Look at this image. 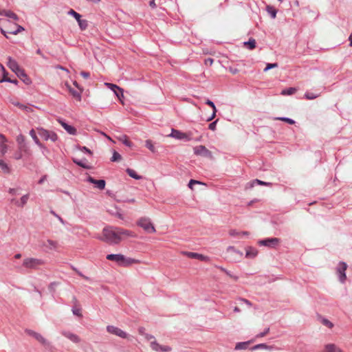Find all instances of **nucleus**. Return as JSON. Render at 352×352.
Returning <instances> with one entry per match:
<instances>
[{
  "label": "nucleus",
  "mask_w": 352,
  "mask_h": 352,
  "mask_svg": "<svg viewBox=\"0 0 352 352\" xmlns=\"http://www.w3.org/2000/svg\"><path fill=\"white\" fill-rule=\"evenodd\" d=\"M135 236V234L132 231L119 227L109 226L102 230V236L99 237V239L107 243L118 244L124 239Z\"/></svg>",
  "instance_id": "nucleus-1"
},
{
  "label": "nucleus",
  "mask_w": 352,
  "mask_h": 352,
  "mask_svg": "<svg viewBox=\"0 0 352 352\" xmlns=\"http://www.w3.org/2000/svg\"><path fill=\"white\" fill-rule=\"evenodd\" d=\"M0 29L1 33L6 38H8V34H17L21 30H24L21 26L6 19H0Z\"/></svg>",
  "instance_id": "nucleus-2"
},
{
  "label": "nucleus",
  "mask_w": 352,
  "mask_h": 352,
  "mask_svg": "<svg viewBox=\"0 0 352 352\" xmlns=\"http://www.w3.org/2000/svg\"><path fill=\"white\" fill-rule=\"evenodd\" d=\"M107 259L109 261H115L118 263L120 265L124 267H129L133 264L140 263V261L132 258H126L123 254H108L107 256Z\"/></svg>",
  "instance_id": "nucleus-3"
},
{
  "label": "nucleus",
  "mask_w": 352,
  "mask_h": 352,
  "mask_svg": "<svg viewBox=\"0 0 352 352\" xmlns=\"http://www.w3.org/2000/svg\"><path fill=\"white\" fill-rule=\"evenodd\" d=\"M45 261L41 258L28 257L23 261V266L27 269L38 270L41 266L44 265Z\"/></svg>",
  "instance_id": "nucleus-4"
},
{
  "label": "nucleus",
  "mask_w": 352,
  "mask_h": 352,
  "mask_svg": "<svg viewBox=\"0 0 352 352\" xmlns=\"http://www.w3.org/2000/svg\"><path fill=\"white\" fill-rule=\"evenodd\" d=\"M145 338L147 341L151 342V347L153 351L158 352H168L171 351V348L168 346H162L157 343L152 335L145 334Z\"/></svg>",
  "instance_id": "nucleus-5"
},
{
  "label": "nucleus",
  "mask_w": 352,
  "mask_h": 352,
  "mask_svg": "<svg viewBox=\"0 0 352 352\" xmlns=\"http://www.w3.org/2000/svg\"><path fill=\"white\" fill-rule=\"evenodd\" d=\"M137 224L148 233H155L156 232V230L151 223L150 219L147 217H142L140 219Z\"/></svg>",
  "instance_id": "nucleus-6"
},
{
  "label": "nucleus",
  "mask_w": 352,
  "mask_h": 352,
  "mask_svg": "<svg viewBox=\"0 0 352 352\" xmlns=\"http://www.w3.org/2000/svg\"><path fill=\"white\" fill-rule=\"evenodd\" d=\"M168 136L177 140H185L186 141H190L192 139L191 132L184 133L174 129L171 130L170 134H169Z\"/></svg>",
  "instance_id": "nucleus-7"
},
{
  "label": "nucleus",
  "mask_w": 352,
  "mask_h": 352,
  "mask_svg": "<svg viewBox=\"0 0 352 352\" xmlns=\"http://www.w3.org/2000/svg\"><path fill=\"white\" fill-rule=\"evenodd\" d=\"M39 135L44 140H51L52 142H56L58 140V135L56 133L51 131H47L44 129H38Z\"/></svg>",
  "instance_id": "nucleus-8"
},
{
  "label": "nucleus",
  "mask_w": 352,
  "mask_h": 352,
  "mask_svg": "<svg viewBox=\"0 0 352 352\" xmlns=\"http://www.w3.org/2000/svg\"><path fill=\"white\" fill-rule=\"evenodd\" d=\"M7 63L8 67L14 72L17 76H25V72L23 69L20 68L16 60L11 57H8Z\"/></svg>",
  "instance_id": "nucleus-9"
},
{
  "label": "nucleus",
  "mask_w": 352,
  "mask_h": 352,
  "mask_svg": "<svg viewBox=\"0 0 352 352\" xmlns=\"http://www.w3.org/2000/svg\"><path fill=\"white\" fill-rule=\"evenodd\" d=\"M104 85L107 88L110 89L111 90H112L114 92L115 95L118 97L120 102L123 104H124V102L122 100V98H124L123 89L122 88H120V87L117 86L116 85L109 83V82H105Z\"/></svg>",
  "instance_id": "nucleus-10"
},
{
  "label": "nucleus",
  "mask_w": 352,
  "mask_h": 352,
  "mask_svg": "<svg viewBox=\"0 0 352 352\" xmlns=\"http://www.w3.org/2000/svg\"><path fill=\"white\" fill-rule=\"evenodd\" d=\"M347 269V265L344 262H340L337 268H336V273L339 276V279L341 283H344L346 280V274L345 271Z\"/></svg>",
  "instance_id": "nucleus-11"
},
{
  "label": "nucleus",
  "mask_w": 352,
  "mask_h": 352,
  "mask_svg": "<svg viewBox=\"0 0 352 352\" xmlns=\"http://www.w3.org/2000/svg\"><path fill=\"white\" fill-rule=\"evenodd\" d=\"M194 153L197 155H201L206 157L212 158V155L211 151H210L205 146L199 145L197 146H195L194 148Z\"/></svg>",
  "instance_id": "nucleus-12"
},
{
  "label": "nucleus",
  "mask_w": 352,
  "mask_h": 352,
  "mask_svg": "<svg viewBox=\"0 0 352 352\" xmlns=\"http://www.w3.org/2000/svg\"><path fill=\"white\" fill-rule=\"evenodd\" d=\"M226 252L230 255L231 258L234 261L240 260L243 256V252L233 246H229L227 248Z\"/></svg>",
  "instance_id": "nucleus-13"
},
{
  "label": "nucleus",
  "mask_w": 352,
  "mask_h": 352,
  "mask_svg": "<svg viewBox=\"0 0 352 352\" xmlns=\"http://www.w3.org/2000/svg\"><path fill=\"white\" fill-rule=\"evenodd\" d=\"M107 331L109 333L114 334V335L119 336L122 338H127V333L117 327H115L113 325H109L107 327Z\"/></svg>",
  "instance_id": "nucleus-14"
},
{
  "label": "nucleus",
  "mask_w": 352,
  "mask_h": 352,
  "mask_svg": "<svg viewBox=\"0 0 352 352\" xmlns=\"http://www.w3.org/2000/svg\"><path fill=\"white\" fill-rule=\"evenodd\" d=\"M65 86L67 87V89H68V91H69V93L72 94V96L77 100V101H81V94H82V92L83 91V89L82 88H79L77 89H74V88H72L71 87L70 85H69L68 82H65Z\"/></svg>",
  "instance_id": "nucleus-15"
},
{
  "label": "nucleus",
  "mask_w": 352,
  "mask_h": 352,
  "mask_svg": "<svg viewBox=\"0 0 352 352\" xmlns=\"http://www.w3.org/2000/svg\"><path fill=\"white\" fill-rule=\"evenodd\" d=\"M42 245L48 250H57L60 246L58 241L51 239H47V241H43Z\"/></svg>",
  "instance_id": "nucleus-16"
},
{
  "label": "nucleus",
  "mask_w": 352,
  "mask_h": 352,
  "mask_svg": "<svg viewBox=\"0 0 352 352\" xmlns=\"http://www.w3.org/2000/svg\"><path fill=\"white\" fill-rule=\"evenodd\" d=\"M280 242V239L278 238H271L267 239L265 240H262L258 241V244L261 245H265L268 247H274L278 245Z\"/></svg>",
  "instance_id": "nucleus-17"
},
{
  "label": "nucleus",
  "mask_w": 352,
  "mask_h": 352,
  "mask_svg": "<svg viewBox=\"0 0 352 352\" xmlns=\"http://www.w3.org/2000/svg\"><path fill=\"white\" fill-rule=\"evenodd\" d=\"M57 121L68 133H69L71 135L76 134L77 131L74 126L67 124L66 122H65L60 118L57 119Z\"/></svg>",
  "instance_id": "nucleus-18"
},
{
  "label": "nucleus",
  "mask_w": 352,
  "mask_h": 352,
  "mask_svg": "<svg viewBox=\"0 0 352 352\" xmlns=\"http://www.w3.org/2000/svg\"><path fill=\"white\" fill-rule=\"evenodd\" d=\"M185 255H186L188 258H196L200 261H208V257L206 256H204L203 254H200L195 252H186L184 253Z\"/></svg>",
  "instance_id": "nucleus-19"
},
{
  "label": "nucleus",
  "mask_w": 352,
  "mask_h": 352,
  "mask_svg": "<svg viewBox=\"0 0 352 352\" xmlns=\"http://www.w3.org/2000/svg\"><path fill=\"white\" fill-rule=\"evenodd\" d=\"M62 334L74 343H79L80 342V337L76 334L69 331H63Z\"/></svg>",
  "instance_id": "nucleus-20"
},
{
  "label": "nucleus",
  "mask_w": 352,
  "mask_h": 352,
  "mask_svg": "<svg viewBox=\"0 0 352 352\" xmlns=\"http://www.w3.org/2000/svg\"><path fill=\"white\" fill-rule=\"evenodd\" d=\"M88 181L90 183L95 184L96 186V187L100 190H103L105 187L106 183H105V181L103 179L97 180V179H94L91 177H89Z\"/></svg>",
  "instance_id": "nucleus-21"
},
{
  "label": "nucleus",
  "mask_w": 352,
  "mask_h": 352,
  "mask_svg": "<svg viewBox=\"0 0 352 352\" xmlns=\"http://www.w3.org/2000/svg\"><path fill=\"white\" fill-rule=\"evenodd\" d=\"M7 142L6 138L3 135H0V152L3 155H5L8 149V146L6 144Z\"/></svg>",
  "instance_id": "nucleus-22"
},
{
  "label": "nucleus",
  "mask_w": 352,
  "mask_h": 352,
  "mask_svg": "<svg viewBox=\"0 0 352 352\" xmlns=\"http://www.w3.org/2000/svg\"><path fill=\"white\" fill-rule=\"evenodd\" d=\"M11 102L14 106L18 107L19 109L24 110L27 112H32L33 111V109L30 106L23 104L17 101H12Z\"/></svg>",
  "instance_id": "nucleus-23"
},
{
  "label": "nucleus",
  "mask_w": 352,
  "mask_h": 352,
  "mask_svg": "<svg viewBox=\"0 0 352 352\" xmlns=\"http://www.w3.org/2000/svg\"><path fill=\"white\" fill-rule=\"evenodd\" d=\"M254 342V340L247 341V342H238L236 343L234 349L235 350H245L248 349L250 344Z\"/></svg>",
  "instance_id": "nucleus-24"
},
{
  "label": "nucleus",
  "mask_w": 352,
  "mask_h": 352,
  "mask_svg": "<svg viewBox=\"0 0 352 352\" xmlns=\"http://www.w3.org/2000/svg\"><path fill=\"white\" fill-rule=\"evenodd\" d=\"M256 40L254 38H250L248 41L243 43V46L252 50L256 47Z\"/></svg>",
  "instance_id": "nucleus-25"
},
{
  "label": "nucleus",
  "mask_w": 352,
  "mask_h": 352,
  "mask_svg": "<svg viewBox=\"0 0 352 352\" xmlns=\"http://www.w3.org/2000/svg\"><path fill=\"white\" fill-rule=\"evenodd\" d=\"M118 140L122 142L124 145L129 147L133 146V143L129 140L128 136L122 135L118 138Z\"/></svg>",
  "instance_id": "nucleus-26"
},
{
  "label": "nucleus",
  "mask_w": 352,
  "mask_h": 352,
  "mask_svg": "<svg viewBox=\"0 0 352 352\" xmlns=\"http://www.w3.org/2000/svg\"><path fill=\"white\" fill-rule=\"evenodd\" d=\"M206 104H208V106H210V107H212V110H213L212 116L208 120V121H210L215 118L216 113H217V109H216V107H215L214 102L209 99L206 100Z\"/></svg>",
  "instance_id": "nucleus-27"
},
{
  "label": "nucleus",
  "mask_w": 352,
  "mask_h": 352,
  "mask_svg": "<svg viewBox=\"0 0 352 352\" xmlns=\"http://www.w3.org/2000/svg\"><path fill=\"white\" fill-rule=\"evenodd\" d=\"M326 352H344L340 348L337 347L335 344H330L325 346Z\"/></svg>",
  "instance_id": "nucleus-28"
},
{
  "label": "nucleus",
  "mask_w": 352,
  "mask_h": 352,
  "mask_svg": "<svg viewBox=\"0 0 352 352\" xmlns=\"http://www.w3.org/2000/svg\"><path fill=\"white\" fill-rule=\"evenodd\" d=\"M1 12L3 13L2 15H5L6 16L10 18V19H12L14 21H17L18 20V16L17 15L12 12V11H10V10H3V11H1Z\"/></svg>",
  "instance_id": "nucleus-29"
},
{
  "label": "nucleus",
  "mask_w": 352,
  "mask_h": 352,
  "mask_svg": "<svg viewBox=\"0 0 352 352\" xmlns=\"http://www.w3.org/2000/svg\"><path fill=\"white\" fill-rule=\"evenodd\" d=\"M30 135L38 146H39L41 148H44V146L39 141L38 138L36 136V132L34 129L30 130Z\"/></svg>",
  "instance_id": "nucleus-30"
},
{
  "label": "nucleus",
  "mask_w": 352,
  "mask_h": 352,
  "mask_svg": "<svg viewBox=\"0 0 352 352\" xmlns=\"http://www.w3.org/2000/svg\"><path fill=\"white\" fill-rule=\"evenodd\" d=\"M127 174L131 177L133 179H142V176L141 175H139L133 169H131V168H127L126 170Z\"/></svg>",
  "instance_id": "nucleus-31"
},
{
  "label": "nucleus",
  "mask_w": 352,
  "mask_h": 352,
  "mask_svg": "<svg viewBox=\"0 0 352 352\" xmlns=\"http://www.w3.org/2000/svg\"><path fill=\"white\" fill-rule=\"evenodd\" d=\"M257 255V250L253 248H248L246 250V257L254 258Z\"/></svg>",
  "instance_id": "nucleus-32"
},
{
  "label": "nucleus",
  "mask_w": 352,
  "mask_h": 352,
  "mask_svg": "<svg viewBox=\"0 0 352 352\" xmlns=\"http://www.w3.org/2000/svg\"><path fill=\"white\" fill-rule=\"evenodd\" d=\"M78 25L81 30H85L88 27V21L85 19H82L81 18L77 21Z\"/></svg>",
  "instance_id": "nucleus-33"
},
{
  "label": "nucleus",
  "mask_w": 352,
  "mask_h": 352,
  "mask_svg": "<svg viewBox=\"0 0 352 352\" xmlns=\"http://www.w3.org/2000/svg\"><path fill=\"white\" fill-rule=\"evenodd\" d=\"M297 89L294 87H290L289 89H283L281 91V95L286 96V95H293L296 92Z\"/></svg>",
  "instance_id": "nucleus-34"
},
{
  "label": "nucleus",
  "mask_w": 352,
  "mask_h": 352,
  "mask_svg": "<svg viewBox=\"0 0 352 352\" xmlns=\"http://www.w3.org/2000/svg\"><path fill=\"white\" fill-rule=\"evenodd\" d=\"M267 12L271 15L272 18L275 19L276 16V10L271 6H267L266 8Z\"/></svg>",
  "instance_id": "nucleus-35"
},
{
  "label": "nucleus",
  "mask_w": 352,
  "mask_h": 352,
  "mask_svg": "<svg viewBox=\"0 0 352 352\" xmlns=\"http://www.w3.org/2000/svg\"><path fill=\"white\" fill-rule=\"evenodd\" d=\"M34 338L43 344H47L46 340L41 334L38 333H34Z\"/></svg>",
  "instance_id": "nucleus-36"
},
{
  "label": "nucleus",
  "mask_w": 352,
  "mask_h": 352,
  "mask_svg": "<svg viewBox=\"0 0 352 352\" xmlns=\"http://www.w3.org/2000/svg\"><path fill=\"white\" fill-rule=\"evenodd\" d=\"M74 162L76 163V164H78V166L82 167V168H89V166L87 165V163L86 160L80 161V160L74 159Z\"/></svg>",
  "instance_id": "nucleus-37"
},
{
  "label": "nucleus",
  "mask_w": 352,
  "mask_h": 352,
  "mask_svg": "<svg viewBox=\"0 0 352 352\" xmlns=\"http://www.w3.org/2000/svg\"><path fill=\"white\" fill-rule=\"evenodd\" d=\"M145 145L151 152H155V148L151 140H146Z\"/></svg>",
  "instance_id": "nucleus-38"
},
{
  "label": "nucleus",
  "mask_w": 352,
  "mask_h": 352,
  "mask_svg": "<svg viewBox=\"0 0 352 352\" xmlns=\"http://www.w3.org/2000/svg\"><path fill=\"white\" fill-rule=\"evenodd\" d=\"M254 184H259V185H263V186H270L272 185L271 183L265 182L261 181L259 179H255V180L252 182L251 187H253Z\"/></svg>",
  "instance_id": "nucleus-39"
},
{
  "label": "nucleus",
  "mask_w": 352,
  "mask_h": 352,
  "mask_svg": "<svg viewBox=\"0 0 352 352\" xmlns=\"http://www.w3.org/2000/svg\"><path fill=\"white\" fill-rule=\"evenodd\" d=\"M229 235L232 237H239L241 238V233L236 230H229Z\"/></svg>",
  "instance_id": "nucleus-40"
},
{
  "label": "nucleus",
  "mask_w": 352,
  "mask_h": 352,
  "mask_svg": "<svg viewBox=\"0 0 352 352\" xmlns=\"http://www.w3.org/2000/svg\"><path fill=\"white\" fill-rule=\"evenodd\" d=\"M28 199H29L28 194L22 196L21 198V202L19 204V206L21 207H23L27 204Z\"/></svg>",
  "instance_id": "nucleus-41"
},
{
  "label": "nucleus",
  "mask_w": 352,
  "mask_h": 352,
  "mask_svg": "<svg viewBox=\"0 0 352 352\" xmlns=\"http://www.w3.org/2000/svg\"><path fill=\"white\" fill-rule=\"evenodd\" d=\"M0 168L2 169V170L4 172V173H9L10 172V168L8 166V165L1 160H0Z\"/></svg>",
  "instance_id": "nucleus-42"
},
{
  "label": "nucleus",
  "mask_w": 352,
  "mask_h": 352,
  "mask_svg": "<svg viewBox=\"0 0 352 352\" xmlns=\"http://www.w3.org/2000/svg\"><path fill=\"white\" fill-rule=\"evenodd\" d=\"M68 14L73 16L76 21L79 20L81 18V15L73 9L69 10V11L68 12Z\"/></svg>",
  "instance_id": "nucleus-43"
},
{
  "label": "nucleus",
  "mask_w": 352,
  "mask_h": 352,
  "mask_svg": "<svg viewBox=\"0 0 352 352\" xmlns=\"http://www.w3.org/2000/svg\"><path fill=\"white\" fill-rule=\"evenodd\" d=\"M318 94H316L311 92H307L305 94V98L307 100H313L318 97Z\"/></svg>",
  "instance_id": "nucleus-44"
},
{
  "label": "nucleus",
  "mask_w": 352,
  "mask_h": 352,
  "mask_svg": "<svg viewBox=\"0 0 352 352\" xmlns=\"http://www.w3.org/2000/svg\"><path fill=\"white\" fill-rule=\"evenodd\" d=\"M122 159L121 155L116 151H114L111 157L112 162L120 161Z\"/></svg>",
  "instance_id": "nucleus-45"
},
{
  "label": "nucleus",
  "mask_w": 352,
  "mask_h": 352,
  "mask_svg": "<svg viewBox=\"0 0 352 352\" xmlns=\"http://www.w3.org/2000/svg\"><path fill=\"white\" fill-rule=\"evenodd\" d=\"M19 150L20 151H23L24 153L29 154V150L26 145V144H22L19 145Z\"/></svg>",
  "instance_id": "nucleus-46"
},
{
  "label": "nucleus",
  "mask_w": 352,
  "mask_h": 352,
  "mask_svg": "<svg viewBox=\"0 0 352 352\" xmlns=\"http://www.w3.org/2000/svg\"><path fill=\"white\" fill-rule=\"evenodd\" d=\"M276 120L284 121L289 124H294L295 121L288 118H276Z\"/></svg>",
  "instance_id": "nucleus-47"
},
{
  "label": "nucleus",
  "mask_w": 352,
  "mask_h": 352,
  "mask_svg": "<svg viewBox=\"0 0 352 352\" xmlns=\"http://www.w3.org/2000/svg\"><path fill=\"white\" fill-rule=\"evenodd\" d=\"M72 312L74 315L77 316H79V317H81L82 316V314H81V309L79 308V307H74L73 309H72Z\"/></svg>",
  "instance_id": "nucleus-48"
},
{
  "label": "nucleus",
  "mask_w": 352,
  "mask_h": 352,
  "mask_svg": "<svg viewBox=\"0 0 352 352\" xmlns=\"http://www.w3.org/2000/svg\"><path fill=\"white\" fill-rule=\"evenodd\" d=\"M258 349H268V346L265 344H259L255 345L254 346H253L252 348V350Z\"/></svg>",
  "instance_id": "nucleus-49"
},
{
  "label": "nucleus",
  "mask_w": 352,
  "mask_h": 352,
  "mask_svg": "<svg viewBox=\"0 0 352 352\" xmlns=\"http://www.w3.org/2000/svg\"><path fill=\"white\" fill-rule=\"evenodd\" d=\"M16 142L19 145L22 144H25V137L23 135H19L16 137Z\"/></svg>",
  "instance_id": "nucleus-50"
},
{
  "label": "nucleus",
  "mask_w": 352,
  "mask_h": 352,
  "mask_svg": "<svg viewBox=\"0 0 352 352\" xmlns=\"http://www.w3.org/2000/svg\"><path fill=\"white\" fill-rule=\"evenodd\" d=\"M18 77L20 78L27 85H29L31 82L30 79L28 77L25 73V76H21Z\"/></svg>",
  "instance_id": "nucleus-51"
},
{
  "label": "nucleus",
  "mask_w": 352,
  "mask_h": 352,
  "mask_svg": "<svg viewBox=\"0 0 352 352\" xmlns=\"http://www.w3.org/2000/svg\"><path fill=\"white\" fill-rule=\"evenodd\" d=\"M277 67H278L277 63H267L266 65V67L264 69V72H267V70H269L270 69L276 68Z\"/></svg>",
  "instance_id": "nucleus-52"
},
{
  "label": "nucleus",
  "mask_w": 352,
  "mask_h": 352,
  "mask_svg": "<svg viewBox=\"0 0 352 352\" xmlns=\"http://www.w3.org/2000/svg\"><path fill=\"white\" fill-rule=\"evenodd\" d=\"M10 82L16 84L18 81H17V80H11L9 78H3L2 79L0 80V82Z\"/></svg>",
  "instance_id": "nucleus-53"
},
{
  "label": "nucleus",
  "mask_w": 352,
  "mask_h": 352,
  "mask_svg": "<svg viewBox=\"0 0 352 352\" xmlns=\"http://www.w3.org/2000/svg\"><path fill=\"white\" fill-rule=\"evenodd\" d=\"M270 331V328H267L265 329V330L264 331H263L262 333L258 334L256 336V338H262V337H264Z\"/></svg>",
  "instance_id": "nucleus-54"
},
{
  "label": "nucleus",
  "mask_w": 352,
  "mask_h": 352,
  "mask_svg": "<svg viewBox=\"0 0 352 352\" xmlns=\"http://www.w3.org/2000/svg\"><path fill=\"white\" fill-rule=\"evenodd\" d=\"M78 148L82 151H84V152H86L89 155H92V152L91 151L90 149H89L88 148H87L86 146H79Z\"/></svg>",
  "instance_id": "nucleus-55"
},
{
  "label": "nucleus",
  "mask_w": 352,
  "mask_h": 352,
  "mask_svg": "<svg viewBox=\"0 0 352 352\" xmlns=\"http://www.w3.org/2000/svg\"><path fill=\"white\" fill-rule=\"evenodd\" d=\"M322 324L327 326L329 328L333 327V324L327 319H323Z\"/></svg>",
  "instance_id": "nucleus-56"
},
{
  "label": "nucleus",
  "mask_w": 352,
  "mask_h": 352,
  "mask_svg": "<svg viewBox=\"0 0 352 352\" xmlns=\"http://www.w3.org/2000/svg\"><path fill=\"white\" fill-rule=\"evenodd\" d=\"M217 122V120H215L214 122L210 123L208 126V128L212 131H214L216 129Z\"/></svg>",
  "instance_id": "nucleus-57"
},
{
  "label": "nucleus",
  "mask_w": 352,
  "mask_h": 352,
  "mask_svg": "<svg viewBox=\"0 0 352 352\" xmlns=\"http://www.w3.org/2000/svg\"><path fill=\"white\" fill-rule=\"evenodd\" d=\"M213 63H214V60L212 58H208L205 60V64L206 65L211 66L213 64Z\"/></svg>",
  "instance_id": "nucleus-58"
},
{
  "label": "nucleus",
  "mask_w": 352,
  "mask_h": 352,
  "mask_svg": "<svg viewBox=\"0 0 352 352\" xmlns=\"http://www.w3.org/2000/svg\"><path fill=\"white\" fill-rule=\"evenodd\" d=\"M14 157L16 159V160H20L22 158V153H21V151H18L16 152L14 155Z\"/></svg>",
  "instance_id": "nucleus-59"
},
{
  "label": "nucleus",
  "mask_w": 352,
  "mask_h": 352,
  "mask_svg": "<svg viewBox=\"0 0 352 352\" xmlns=\"http://www.w3.org/2000/svg\"><path fill=\"white\" fill-rule=\"evenodd\" d=\"M0 69H1V71L3 72V78H8L7 77V75H8V73L6 71L4 67L0 63Z\"/></svg>",
  "instance_id": "nucleus-60"
},
{
  "label": "nucleus",
  "mask_w": 352,
  "mask_h": 352,
  "mask_svg": "<svg viewBox=\"0 0 352 352\" xmlns=\"http://www.w3.org/2000/svg\"><path fill=\"white\" fill-rule=\"evenodd\" d=\"M80 75L84 78H88L89 76H90V74L89 72H80Z\"/></svg>",
  "instance_id": "nucleus-61"
},
{
  "label": "nucleus",
  "mask_w": 352,
  "mask_h": 352,
  "mask_svg": "<svg viewBox=\"0 0 352 352\" xmlns=\"http://www.w3.org/2000/svg\"><path fill=\"white\" fill-rule=\"evenodd\" d=\"M198 182L195 180H193V179H191L188 184V186L189 188H190L191 189L192 188V184H197Z\"/></svg>",
  "instance_id": "nucleus-62"
},
{
  "label": "nucleus",
  "mask_w": 352,
  "mask_h": 352,
  "mask_svg": "<svg viewBox=\"0 0 352 352\" xmlns=\"http://www.w3.org/2000/svg\"><path fill=\"white\" fill-rule=\"evenodd\" d=\"M149 5L152 8H155L156 5H155V0H150Z\"/></svg>",
  "instance_id": "nucleus-63"
},
{
  "label": "nucleus",
  "mask_w": 352,
  "mask_h": 352,
  "mask_svg": "<svg viewBox=\"0 0 352 352\" xmlns=\"http://www.w3.org/2000/svg\"><path fill=\"white\" fill-rule=\"evenodd\" d=\"M26 332L30 335V336H32L34 337V333H36V332L33 331H31V330H28L26 331Z\"/></svg>",
  "instance_id": "nucleus-64"
}]
</instances>
